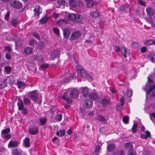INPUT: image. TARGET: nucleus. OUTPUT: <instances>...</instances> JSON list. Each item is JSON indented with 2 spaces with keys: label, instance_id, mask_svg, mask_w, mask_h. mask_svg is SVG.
<instances>
[{
  "label": "nucleus",
  "instance_id": "f257e3e1",
  "mask_svg": "<svg viewBox=\"0 0 155 155\" xmlns=\"http://www.w3.org/2000/svg\"><path fill=\"white\" fill-rule=\"evenodd\" d=\"M147 80L145 87L143 88V89L146 92L147 97L150 94L151 91L155 88V84H153V80L149 76L147 77Z\"/></svg>",
  "mask_w": 155,
  "mask_h": 155
},
{
  "label": "nucleus",
  "instance_id": "f03ea898",
  "mask_svg": "<svg viewBox=\"0 0 155 155\" xmlns=\"http://www.w3.org/2000/svg\"><path fill=\"white\" fill-rule=\"evenodd\" d=\"M77 68V72L78 75L82 77H87L88 74L83 69L82 67L79 65H77L76 66Z\"/></svg>",
  "mask_w": 155,
  "mask_h": 155
},
{
  "label": "nucleus",
  "instance_id": "7ed1b4c3",
  "mask_svg": "<svg viewBox=\"0 0 155 155\" xmlns=\"http://www.w3.org/2000/svg\"><path fill=\"white\" fill-rule=\"evenodd\" d=\"M10 4L13 8L17 9H21L22 7L21 3L16 0L11 1Z\"/></svg>",
  "mask_w": 155,
  "mask_h": 155
},
{
  "label": "nucleus",
  "instance_id": "20e7f679",
  "mask_svg": "<svg viewBox=\"0 0 155 155\" xmlns=\"http://www.w3.org/2000/svg\"><path fill=\"white\" fill-rule=\"evenodd\" d=\"M38 95L35 91H32L28 94V97H31L34 101L36 102L38 100Z\"/></svg>",
  "mask_w": 155,
  "mask_h": 155
},
{
  "label": "nucleus",
  "instance_id": "39448f33",
  "mask_svg": "<svg viewBox=\"0 0 155 155\" xmlns=\"http://www.w3.org/2000/svg\"><path fill=\"white\" fill-rule=\"evenodd\" d=\"M79 95L78 90L75 88L72 89L69 93V95L71 98H76Z\"/></svg>",
  "mask_w": 155,
  "mask_h": 155
},
{
  "label": "nucleus",
  "instance_id": "423d86ee",
  "mask_svg": "<svg viewBox=\"0 0 155 155\" xmlns=\"http://www.w3.org/2000/svg\"><path fill=\"white\" fill-rule=\"evenodd\" d=\"M81 35V34L79 31L73 32L71 36L70 39L72 40H74L79 38Z\"/></svg>",
  "mask_w": 155,
  "mask_h": 155
},
{
  "label": "nucleus",
  "instance_id": "0eeeda50",
  "mask_svg": "<svg viewBox=\"0 0 155 155\" xmlns=\"http://www.w3.org/2000/svg\"><path fill=\"white\" fill-rule=\"evenodd\" d=\"M59 51L58 50H56L52 51L50 55V60H54L56 57H58Z\"/></svg>",
  "mask_w": 155,
  "mask_h": 155
},
{
  "label": "nucleus",
  "instance_id": "6e6552de",
  "mask_svg": "<svg viewBox=\"0 0 155 155\" xmlns=\"http://www.w3.org/2000/svg\"><path fill=\"white\" fill-rule=\"evenodd\" d=\"M28 132L30 134L35 135L38 133V130L36 127H31L29 129Z\"/></svg>",
  "mask_w": 155,
  "mask_h": 155
},
{
  "label": "nucleus",
  "instance_id": "1a4fd4ad",
  "mask_svg": "<svg viewBox=\"0 0 155 155\" xmlns=\"http://www.w3.org/2000/svg\"><path fill=\"white\" fill-rule=\"evenodd\" d=\"M93 104V102L92 101L89 99H86L84 104V107L89 108L91 107Z\"/></svg>",
  "mask_w": 155,
  "mask_h": 155
},
{
  "label": "nucleus",
  "instance_id": "9d476101",
  "mask_svg": "<svg viewBox=\"0 0 155 155\" xmlns=\"http://www.w3.org/2000/svg\"><path fill=\"white\" fill-rule=\"evenodd\" d=\"M6 83L10 84H13L14 82V79L12 76L10 75L7 78L4 79Z\"/></svg>",
  "mask_w": 155,
  "mask_h": 155
},
{
  "label": "nucleus",
  "instance_id": "9b49d317",
  "mask_svg": "<svg viewBox=\"0 0 155 155\" xmlns=\"http://www.w3.org/2000/svg\"><path fill=\"white\" fill-rule=\"evenodd\" d=\"M33 49L30 47H25L23 51V53L25 55H28L31 54L32 52Z\"/></svg>",
  "mask_w": 155,
  "mask_h": 155
},
{
  "label": "nucleus",
  "instance_id": "f8f14e48",
  "mask_svg": "<svg viewBox=\"0 0 155 155\" xmlns=\"http://www.w3.org/2000/svg\"><path fill=\"white\" fill-rule=\"evenodd\" d=\"M120 10L123 11L127 12L128 11H130V5H127L125 6H122L120 7Z\"/></svg>",
  "mask_w": 155,
  "mask_h": 155
},
{
  "label": "nucleus",
  "instance_id": "ddd939ff",
  "mask_svg": "<svg viewBox=\"0 0 155 155\" xmlns=\"http://www.w3.org/2000/svg\"><path fill=\"white\" fill-rule=\"evenodd\" d=\"M147 15L149 17H151L154 15V10L151 8H147L146 9Z\"/></svg>",
  "mask_w": 155,
  "mask_h": 155
},
{
  "label": "nucleus",
  "instance_id": "4468645a",
  "mask_svg": "<svg viewBox=\"0 0 155 155\" xmlns=\"http://www.w3.org/2000/svg\"><path fill=\"white\" fill-rule=\"evenodd\" d=\"M147 58L152 62L155 61V53L153 52L149 53L147 55Z\"/></svg>",
  "mask_w": 155,
  "mask_h": 155
},
{
  "label": "nucleus",
  "instance_id": "2eb2a0df",
  "mask_svg": "<svg viewBox=\"0 0 155 155\" xmlns=\"http://www.w3.org/2000/svg\"><path fill=\"white\" fill-rule=\"evenodd\" d=\"M18 141H11L9 143L8 146L9 148L16 147L18 146Z\"/></svg>",
  "mask_w": 155,
  "mask_h": 155
},
{
  "label": "nucleus",
  "instance_id": "dca6fc26",
  "mask_svg": "<svg viewBox=\"0 0 155 155\" xmlns=\"http://www.w3.org/2000/svg\"><path fill=\"white\" fill-rule=\"evenodd\" d=\"M23 143L25 147H28L30 146V140L28 137H26L23 140Z\"/></svg>",
  "mask_w": 155,
  "mask_h": 155
},
{
  "label": "nucleus",
  "instance_id": "f3484780",
  "mask_svg": "<svg viewBox=\"0 0 155 155\" xmlns=\"http://www.w3.org/2000/svg\"><path fill=\"white\" fill-rule=\"evenodd\" d=\"M17 105L18 106L19 110H20L24 108V104H23L22 100L21 99H18L17 103Z\"/></svg>",
  "mask_w": 155,
  "mask_h": 155
},
{
  "label": "nucleus",
  "instance_id": "a211bd4d",
  "mask_svg": "<svg viewBox=\"0 0 155 155\" xmlns=\"http://www.w3.org/2000/svg\"><path fill=\"white\" fill-rule=\"evenodd\" d=\"M150 132L148 131H146L144 134H142L141 135V137L143 139H146L148 137H150Z\"/></svg>",
  "mask_w": 155,
  "mask_h": 155
},
{
  "label": "nucleus",
  "instance_id": "6ab92c4d",
  "mask_svg": "<svg viewBox=\"0 0 155 155\" xmlns=\"http://www.w3.org/2000/svg\"><path fill=\"white\" fill-rule=\"evenodd\" d=\"M115 148V144H110L107 145V150L109 152H111L114 150Z\"/></svg>",
  "mask_w": 155,
  "mask_h": 155
},
{
  "label": "nucleus",
  "instance_id": "aec40b11",
  "mask_svg": "<svg viewBox=\"0 0 155 155\" xmlns=\"http://www.w3.org/2000/svg\"><path fill=\"white\" fill-rule=\"evenodd\" d=\"M67 18L71 21L75 20L76 18V14L73 13H68V15Z\"/></svg>",
  "mask_w": 155,
  "mask_h": 155
},
{
  "label": "nucleus",
  "instance_id": "412c9836",
  "mask_svg": "<svg viewBox=\"0 0 155 155\" xmlns=\"http://www.w3.org/2000/svg\"><path fill=\"white\" fill-rule=\"evenodd\" d=\"M96 119L102 122H104L106 120L105 117L100 114L97 116Z\"/></svg>",
  "mask_w": 155,
  "mask_h": 155
},
{
  "label": "nucleus",
  "instance_id": "4be33fe9",
  "mask_svg": "<svg viewBox=\"0 0 155 155\" xmlns=\"http://www.w3.org/2000/svg\"><path fill=\"white\" fill-rule=\"evenodd\" d=\"M41 8L40 7V6L38 5L37 8H35L34 9V14L37 15L38 16H39L41 12H40V10L41 9Z\"/></svg>",
  "mask_w": 155,
  "mask_h": 155
},
{
  "label": "nucleus",
  "instance_id": "5701e85b",
  "mask_svg": "<svg viewBox=\"0 0 155 155\" xmlns=\"http://www.w3.org/2000/svg\"><path fill=\"white\" fill-rule=\"evenodd\" d=\"M77 0H70L69 1V4L70 6L74 7L77 5Z\"/></svg>",
  "mask_w": 155,
  "mask_h": 155
},
{
  "label": "nucleus",
  "instance_id": "b1692460",
  "mask_svg": "<svg viewBox=\"0 0 155 155\" xmlns=\"http://www.w3.org/2000/svg\"><path fill=\"white\" fill-rule=\"evenodd\" d=\"M65 132V129L60 130L56 132V135L58 136L62 137L64 135Z\"/></svg>",
  "mask_w": 155,
  "mask_h": 155
},
{
  "label": "nucleus",
  "instance_id": "393cba45",
  "mask_svg": "<svg viewBox=\"0 0 155 155\" xmlns=\"http://www.w3.org/2000/svg\"><path fill=\"white\" fill-rule=\"evenodd\" d=\"M90 15L93 18L97 17L99 15V11H93L90 13Z\"/></svg>",
  "mask_w": 155,
  "mask_h": 155
},
{
  "label": "nucleus",
  "instance_id": "a878e982",
  "mask_svg": "<svg viewBox=\"0 0 155 155\" xmlns=\"http://www.w3.org/2000/svg\"><path fill=\"white\" fill-rule=\"evenodd\" d=\"M82 91L83 94L85 97H86L88 95L89 91L87 87H85L83 88Z\"/></svg>",
  "mask_w": 155,
  "mask_h": 155
},
{
  "label": "nucleus",
  "instance_id": "bb28decb",
  "mask_svg": "<svg viewBox=\"0 0 155 155\" xmlns=\"http://www.w3.org/2000/svg\"><path fill=\"white\" fill-rule=\"evenodd\" d=\"M109 103V101L106 98L103 99L101 101V106L104 107L108 104Z\"/></svg>",
  "mask_w": 155,
  "mask_h": 155
},
{
  "label": "nucleus",
  "instance_id": "cd10ccee",
  "mask_svg": "<svg viewBox=\"0 0 155 155\" xmlns=\"http://www.w3.org/2000/svg\"><path fill=\"white\" fill-rule=\"evenodd\" d=\"M67 94L65 93L63 96L62 99L64 100H66L67 102L70 104L72 102V99L69 98L68 97H67Z\"/></svg>",
  "mask_w": 155,
  "mask_h": 155
},
{
  "label": "nucleus",
  "instance_id": "c85d7f7f",
  "mask_svg": "<svg viewBox=\"0 0 155 155\" xmlns=\"http://www.w3.org/2000/svg\"><path fill=\"white\" fill-rule=\"evenodd\" d=\"M144 44L146 45H155V40L151 39L147 41L144 42Z\"/></svg>",
  "mask_w": 155,
  "mask_h": 155
},
{
  "label": "nucleus",
  "instance_id": "c756f323",
  "mask_svg": "<svg viewBox=\"0 0 155 155\" xmlns=\"http://www.w3.org/2000/svg\"><path fill=\"white\" fill-rule=\"evenodd\" d=\"M68 22V21L65 19H62L59 20L57 23L58 24L60 25H66Z\"/></svg>",
  "mask_w": 155,
  "mask_h": 155
},
{
  "label": "nucleus",
  "instance_id": "7c9ffc66",
  "mask_svg": "<svg viewBox=\"0 0 155 155\" xmlns=\"http://www.w3.org/2000/svg\"><path fill=\"white\" fill-rule=\"evenodd\" d=\"M12 155H22V153L17 149H15L12 152Z\"/></svg>",
  "mask_w": 155,
  "mask_h": 155
},
{
  "label": "nucleus",
  "instance_id": "2f4dec72",
  "mask_svg": "<svg viewBox=\"0 0 155 155\" xmlns=\"http://www.w3.org/2000/svg\"><path fill=\"white\" fill-rule=\"evenodd\" d=\"M70 33L69 32L68 30L67 29H65L63 31V35L64 38H68L70 35Z\"/></svg>",
  "mask_w": 155,
  "mask_h": 155
},
{
  "label": "nucleus",
  "instance_id": "473e14b6",
  "mask_svg": "<svg viewBox=\"0 0 155 155\" xmlns=\"http://www.w3.org/2000/svg\"><path fill=\"white\" fill-rule=\"evenodd\" d=\"M120 51L122 54L123 55L125 58H127V56L126 55L127 51V49L126 48L123 47L121 48Z\"/></svg>",
  "mask_w": 155,
  "mask_h": 155
},
{
  "label": "nucleus",
  "instance_id": "72a5a7b5",
  "mask_svg": "<svg viewBox=\"0 0 155 155\" xmlns=\"http://www.w3.org/2000/svg\"><path fill=\"white\" fill-rule=\"evenodd\" d=\"M97 4V3L95 2V1H92L91 2H89L87 3L86 5L87 6L88 8H91L94 5H96Z\"/></svg>",
  "mask_w": 155,
  "mask_h": 155
},
{
  "label": "nucleus",
  "instance_id": "f704fd0d",
  "mask_svg": "<svg viewBox=\"0 0 155 155\" xmlns=\"http://www.w3.org/2000/svg\"><path fill=\"white\" fill-rule=\"evenodd\" d=\"M90 98L92 100H96L98 98V95L95 93H91L89 95Z\"/></svg>",
  "mask_w": 155,
  "mask_h": 155
},
{
  "label": "nucleus",
  "instance_id": "c9c22d12",
  "mask_svg": "<svg viewBox=\"0 0 155 155\" xmlns=\"http://www.w3.org/2000/svg\"><path fill=\"white\" fill-rule=\"evenodd\" d=\"M76 18L75 20H76L78 22H80L83 19V17L81 15L78 14H76Z\"/></svg>",
  "mask_w": 155,
  "mask_h": 155
},
{
  "label": "nucleus",
  "instance_id": "e433bc0d",
  "mask_svg": "<svg viewBox=\"0 0 155 155\" xmlns=\"http://www.w3.org/2000/svg\"><path fill=\"white\" fill-rule=\"evenodd\" d=\"M39 121L41 125H44L47 122V119L45 118H40L39 119Z\"/></svg>",
  "mask_w": 155,
  "mask_h": 155
},
{
  "label": "nucleus",
  "instance_id": "4c0bfd02",
  "mask_svg": "<svg viewBox=\"0 0 155 155\" xmlns=\"http://www.w3.org/2000/svg\"><path fill=\"white\" fill-rule=\"evenodd\" d=\"M62 118V115L61 114H57L55 117V120L58 121H60Z\"/></svg>",
  "mask_w": 155,
  "mask_h": 155
},
{
  "label": "nucleus",
  "instance_id": "58836bf2",
  "mask_svg": "<svg viewBox=\"0 0 155 155\" xmlns=\"http://www.w3.org/2000/svg\"><path fill=\"white\" fill-rule=\"evenodd\" d=\"M11 22L14 27L16 26L18 22V20L16 18H12L11 19Z\"/></svg>",
  "mask_w": 155,
  "mask_h": 155
},
{
  "label": "nucleus",
  "instance_id": "ea45409f",
  "mask_svg": "<svg viewBox=\"0 0 155 155\" xmlns=\"http://www.w3.org/2000/svg\"><path fill=\"white\" fill-rule=\"evenodd\" d=\"M137 124H134L131 130L133 133H135L137 131Z\"/></svg>",
  "mask_w": 155,
  "mask_h": 155
},
{
  "label": "nucleus",
  "instance_id": "a19ab883",
  "mask_svg": "<svg viewBox=\"0 0 155 155\" xmlns=\"http://www.w3.org/2000/svg\"><path fill=\"white\" fill-rule=\"evenodd\" d=\"M4 69L6 73L9 74L12 70V68L9 66H7L5 67Z\"/></svg>",
  "mask_w": 155,
  "mask_h": 155
},
{
  "label": "nucleus",
  "instance_id": "79ce46f5",
  "mask_svg": "<svg viewBox=\"0 0 155 155\" xmlns=\"http://www.w3.org/2000/svg\"><path fill=\"white\" fill-rule=\"evenodd\" d=\"M10 132V129L9 128H7L3 129L1 133L2 134H6Z\"/></svg>",
  "mask_w": 155,
  "mask_h": 155
},
{
  "label": "nucleus",
  "instance_id": "37998d69",
  "mask_svg": "<svg viewBox=\"0 0 155 155\" xmlns=\"http://www.w3.org/2000/svg\"><path fill=\"white\" fill-rule=\"evenodd\" d=\"M129 118L128 116H125L123 117V121L125 124L128 123L129 122Z\"/></svg>",
  "mask_w": 155,
  "mask_h": 155
},
{
  "label": "nucleus",
  "instance_id": "c03bdc74",
  "mask_svg": "<svg viewBox=\"0 0 155 155\" xmlns=\"http://www.w3.org/2000/svg\"><path fill=\"white\" fill-rule=\"evenodd\" d=\"M7 84L4 80H3V81L2 82L0 83V89L7 87Z\"/></svg>",
  "mask_w": 155,
  "mask_h": 155
},
{
  "label": "nucleus",
  "instance_id": "a18cd8bd",
  "mask_svg": "<svg viewBox=\"0 0 155 155\" xmlns=\"http://www.w3.org/2000/svg\"><path fill=\"white\" fill-rule=\"evenodd\" d=\"M117 155H124L125 152L124 150H118L116 151Z\"/></svg>",
  "mask_w": 155,
  "mask_h": 155
},
{
  "label": "nucleus",
  "instance_id": "49530a36",
  "mask_svg": "<svg viewBox=\"0 0 155 155\" xmlns=\"http://www.w3.org/2000/svg\"><path fill=\"white\" fill-rule=\"evenodd\" d=\"M70 80V78L67 77L63 79L60 82L62 84H64L68 83V81Z\"/></svg>",
  "mask_w": 155,
  "mask_h": 155
},
{
  "label": "nucleus",
  "instance_id": "de8ad7c7",
  "mask_svg": "<svg viewBox=\"0 0 155 155\" xmlns=\"http://www.w3.org/2000/svg\"><path fill=\"white\" fill-rule=\"evenodd\" d=\"M44 46V43L42 42H39L38 45V48L40 49H42Z\"/></svg>",
  "mask_w": 155,
  "mask_h": 155
},
{
  "label": "nucleus",
  "instance_id": "09e8293b",
  "mask_svg": "<svg viewBox=\"0 0 155 155\" xmlns=\"http://www.w3.org/2000/svg\"><path fill=\"white\" fill-rule=\"evenodd\" d=\"M24 103L26 105H28L31 103L30 100L27 98H25L23 99Z\"/></svg>",
  "mask_w": 155,
  "mask_h": 155
},
{
  "label": "nucleus",
  "instance_id": "8fccbe9b",
  "mask_svg": "<svg viewBox=\"0 0 155 155\" xmlns=\"http://www.w3.org/2000/svg\"><path fill=\"white\" fill-rule=\"evenodd\" d=\"M15 45L16 47H19L22 44V41L18 40H15Z\"/></svg>",
  "mask_w": 155,
  "mask_h": 155
},
{
  "label": "nucleus",
  "instance_id": "3c124183",
  "mask_svg": "<svg viewBox=\"0 0 155 155\" xmlns=\"http://www.w3.org/2000/svg\"><path fill=\"white\" fill-rule=\"evenodd\" d=\"M48 18L46 17H43L40 20V21L41 24H44L47 22Z\"/></svg>",
  "mask_w": 155,
  "mask_h": 155
},
{
  "label": "nucleus",
  "instance_id": "603ef678",
  "mask_svg": "<svg viewBox=\"0 0 155 155\" xmlns=\"http://www.w3.org/2000/svg\"><path fill=\"white\" fill-rule=\"evenodd\" d=\"M17 84L19 88H21L23 86L25 85V83L21 81H18L17 82Z\"/></svg>",
  "mask_w": 155,
  "mask_h": 155
},
{
  "label": "nucleus",
  "instance_id": "864d4df0",
  "mask_svg": "<svg viewBox=\"0 0 155 155\" xmlns=\"http://www.w3.org/2000/svg\"><path fill=\"white\" fill-rule=\"evenodd\" d=\"M125 100V99L124 96H123L122 95H121V97L120 98V101L121 103V106H123L124 104V102Z\"/></svg>",
  "mask_w": 155,
  "mask_h": 155
},
{
  "label": "nucleus",
  "instance_id": "5fc2aeb1",
  "mask_svg": "<svg viewBox=\"0 0 155 155\" xmlns=\"http://www.w3.org/2000/svg\"><path fill=\"white\" fill-rule=\"evenodd\" d=\"M53 30L54 32L57 35H60L59 30L56 28H53Z\"/></svg>",
  "mask_w": 155,
  "mask_h": 155
},
{
  "label": "nucleus",
  "instance_id": "6e6d98bb",
  "mask_svg": "<svg viewBox=\"0 0 155 155\" xmlns=\"http://www.w3.org/2000/svg\"><path fill=\"white\" fill-rule=\"evenodd\" d=\"M57 3L60 5H64L65 4V2L64 0H58Z\"/></svg>",
  "mask_w": 155,
  "mask_h": 155
},
{
  "label": "nucleus",
  "instance_id": "4d7b16f0",
  "mask_svg": "<svg viewBox=\"0 0 155 155\" xmlns=\"http://www.w3.org/2000/svg\"><path fill=\"white\" fill-rule=\"evenodd\" d=\"M4 50L5 51H7L8 53H10L12 51V49L9 46H5L4 47Z\"/></svg>",
  "mask_w": 155,
  "mask_h": 155
},
{
  "label": "nucleus",
  "instance_id": "13d9d810",
  "mask_svg": "<svg viewBox=\"0 0 155 155\" xmlns=\"http://www.w3.org/2000/svg\"><path fill=\"white\" fill-rule=\"evenodd\" d=\"M36 42L35 40V39H32L29 41V45L31 46H33L34 45L35 43Z\"/></svg>",
  "mask_w": 155,
  "mask_h": 155
},
{
  "label": "nucleus",
  "instance_id": "bf43d9fd",
  "mask_svg": "<svg viewBox=\"0 0 155 155\" xmlns=\"http://www.w3.org/2000/svg\"><path fill=\"white\" fill-rule=\"evenodd\" d=\"M138 4L141 5L145 6L146 5L145 2L142 0H137Z\"/></svg>",
  "mask_w": 155,
  "mask_h": 155
},
{
  "label": "nucleus",
  "instance_id": "052dcab7",
  "mask_svg": "<svg viewBox=\"0 0 155 155\" xmlns=\"http://www.w3.org/2000/svg\"><path fill=\"white\" fill-rule=\"evenodd\" d=\"M5 58L8 60H10L11 58V54L8 53H6L5 54Z\"/></svg>",
  "mask_w": 155,
  "mask_h": 155
},
{
  "label": "nucleus",
  "instance_id": "680f3d73",
  "mask_svg": "<svg viewBox=\"0 0 155 155\" xmlns=\"http://www.w3.org/2000/svg\"><path fill=\"white\" fill-rule=\"evenodd\" d=\"M126 147L127 148H131L133 147L132 144L129 143H127L125 144Z\"/></svg>",
  "mask_w": 155,
  "mask_h": 155
},
{
  "label": "nucleus",
  "instance_id": "e2e57ef3",
  "mask_svg": "<svg viewBox=\"0 0 155 155\" xmlns=\"http://www.w3.org/2000/svg\"><path fill=\"white\" fill-rule=\"evenodd\" d=\"M100 146L98 144L97 145L95 150V153H99L100 150Z\"/></svg>",
  "mask_w": 155,
  "mask_h": 155
},
{
  "label": "nucleus",
  "instance_id": "0e129e2a",
  "mask_svg": "<svg viewBox=\"0 0 155 155\" xmlns=\"http://www.w3.org/2000/svg\"><path fill=\"white\" fill-rule=\"evenodd\" d=\"M10 14V12H8L5 15V19L7 21H8L9 20V17Z\"/></svg>",
  "mask_w": 155,
  "mask_h": 155
},
{
  "label": "nucleus",
  "instance_id": "69168bd1",
  "mask_svg": "<svg viewBox=\"0 0 155 155\" xmlns=\"http://www.w3.org/2000/svg\"><path fill=\"white\" fill-rule=\"evenodd\" d=\"M48 64H43L40 66V68L42 69L46 68L48 67Z\"/></svg>",
  "mask_w": 155,
  "mask_h": 155
},
{
  "label": "nucleus",
  "instance_id": "338daca9",
  "mask_svg": "<svg viewBox=\"0 0 155 155\" xmlns=\"http://www.w3.org/2000/svg\"><path fill=\"white\" fill-rule=\"evenodd\" d=\"M33 35L37 39L39 40L40 39V37L38 34L36 33L35 32L33 33Z\"/></svg>",
  "mask_w": 155,
  "mask_h": 155
},
{
  "label": "nucleus",
  "instance_id": "774afa93",
  "mask_svg": "<svg viewBox=\"0 0 155 155\" xmlns=\"http://www.w3.org/2000/svg\"><path fill=\"white\" fill-rule=\"evenodd\" d=\"M140 51L141 53H144L147 51V48L145 47H142L140 49Z\"/></svg>",
  "mask_w": 155,
  "mask_h": 155
}]
</instances>
